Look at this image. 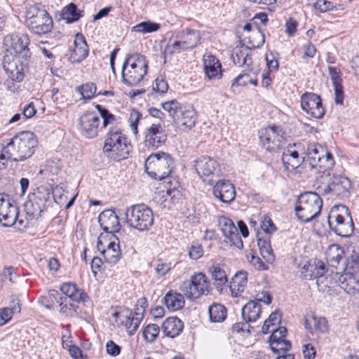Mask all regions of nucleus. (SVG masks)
I'll use <instances>...</instances> for the list:
<instances>
[{
	"mask_svg": "<svg viewBox=\"0 0 359 359\" xmlns=\"http://www.w3.org/2000/svg\"><path fill=\"white\" fill-rule=\"evenodd\" d=\"M36 145L37 140L34 133L23 131L15 135L3 147L0 160L5 159L13 162L25 161L32 156Z\"/></svg>",
	"mask_w": 359,
	"mask_h": 359,
	"instance_id": "1",
	"label": "nucleus"
},
{
	"mask_svg": "<svg viewBox=\"0 0 359 359\" xmlns=\"http://www.w3.org/2000/svg\"><path fill=\"white\" fill-rule=\"evenodd\" d=\"M327 262L329 264L330 274H341V273L349 272L358 273L359 271V254L353 250L351 255L341 264L344 250L338 244L331 245L326 253Z\"/></svg>",
	"mask_w": 359,
	"mask_h": 359,
	"instance_id": "2",
	"label": "nucleus"
},
{
	"mask_svg": "<svg viewBox=\"0 0 359 359\" xmlns=\"http://www.w3.org/2000/svg\"><path fill=\"white\" fill-rule=\"evenodd\" d=\"M102 150L108 158L120 161L128 158L132 145L120 128L113 127L107 133Z\"/></svg>",
	"mask_w": 359,
	"mask_h": 359,
	"instance_id": "3",
	"label": "nucleus"
},
{
	"mask_svg": "<svg viewBox=\"0 0 359 359\" xmlns=\"http://www.w3.org/2000/svg\"><path fill=\"white\" fill-rule=\"evenodd\" d=\"M147 69L148 62L144 55L137 53L128 55L122 66L123 83L128 86H137L147 74Z\"/></svg>",
	"mask_w": 359,
	"mask_h": 359,
	"instance_id": "4",
	"label": "nucleus"
},
{
	"mask_svg": "<svg viewBox=\"0 0 359 359\" xmlns=\"http://www.w3.org/2000/svg\"><path fill=\"white\" fill-rule=\"evenodd\" d=\"M323 201L315 192L308 191L301 194L295 205L296 215L300 222L308 223L320 213Z\"/></svg>",
	"mask_w": 359,
	"mask_h": 359,
	"instance_id": "5",
	"label": "nucleus"
},
{
	"mask_svg": "<svg viewBox=\"0 0 359 359\" xmlns=\"http://www.w3.org/2000/svg\"><path fill=\"white\" fill-rule=\"evenodd\" d=\"M173 168V160L168 153L158 151L150 154L144 162L145 172L151 178H167Z\"/></svg>",
	"mask_w": 359,
	"mask_h": 359,
	"instance_id": "6",
	"label": "nucleus"
},
{
	"mask_svg": "<svg viewBox=\"0 0 359 359\" xmlns=\"http://www.w3.org/2000/svg\"><path fill=\"white\" fill-rule=\"evenodd\" d=\"M125 216L128 226L139 231H148L154 224L153 211L144 203L128 207Z\"/></svg>",
	"mask_w": 359,
	"mask_h": 359,
	"instance_id": "7",
	"label": "nucleus"
},
{
	"mask_svg": "<svg viewBox=\"0 0 359 359\" xmlns=\"http://www.w3.org/2000/svg\"><path fill=\"white\" fill-rule=\"evenodd\" d=\"M63 191L62 188L57 187L50 193V190L46 188H41L38 189L36 193L32 196H29V199L25 203L24 207L26 214L30 217L31 219H36L41 216V213L44 210L46 203L50 200V195L56 202L55 197L57 194H60Z\"/></svg>",
	"mask_w": 359,
	"mask_h": 359,
	"instance_id": "8",
	"label": "nucleus"
},
{
	"mask_svg": "<svg viewBox=\"0 0 359 359\" xmlns=\"http://www.w3.org/2000/svg\"><path fill=\"white\" fill-rule=\"evenodd\" d=\"M180 289L189 300H194L202 295H208L212 290L210 281L202 272L194 273L189 280L181 283Z\"/></svg>",
	"mask_w": 359,
	"mask_h": 359,
	"instance_id": "9",
	"label": "nucleus"
},
{
	"mask_svg": "<svg viewBox=\"0 0 359 359\" xmlns=\"http://www.w3.org/2000/svg\"><path fill=\"white\" fill-rule=\"evenodd\" d=\"M352 184L351 180L343 175H333L326 184L318 187L323 194H331L341 199L349 197Z\"/></svg>",
	"mask_w": 359,
	"mask_h": 359,
	"instance_id": "10",
	"label": "nucleus"
},
{
	"mask_svg": "<svg viewBox=\"0 0 359 359\" xmlns=\"http://www.w3.org/2000/svg\"><path fill=\"white\" fill-rule=\"evenodd\" d=\"M4 44L11 55L21 57L25 60H29L31 53L28 48L29 39L22 33L15 32L4 38Z\"/></svg>",
	"mask_w": 359,
	"mask_h": 359,
	"instance_id": "11",
	"label": "nucleus"
},
{
	"mask_svg": "<svg viewBox=\"0 0 359 359\" xmlns=\"http://www.w3.org/2000/svg\"><path fill=\"white\" fill-rule=\"evenodd\" d=\"M28 60H23L16 55H5L3 60V67L11 81L21 82L25 77V69L27 67Z\"/></svg>",
	"mask_w": 359,
	"mask_h": 359,
	"instance_id": "12",
	"label": "nucleus"
},
{
	"mask_svg": "<svg viewBox=\"0 0 359 359\" xmlns=\"http://www.w3.org/2000/svg\"><path fill=\"white\" fill-rule=\"evenodd\" d=\"M29 29L36 35L45 34L53 27L52 18L44 9H39L27 20Z\"/></svg>",
	"mask_w": 359,
	"mask_h": 359,
	"instance_id": "13",
	"label": "nucleus"
},
{
	"mask_svg": "<svg viewBox=\"0 0 359 359\" xmlns=\"http://www.w3.org/2000/svg\"><path fill=\"white\" fill-rule=\"evenodd\" d=\"M302 109L315 118H321L325 114L320 97L313 93L306 92L301 96Z\"/></svg>",
	"mask_w": 359,
	"mask_h": 359,
	"instance_id": "14",
	"label": "nucleus"
},
{
	"mask_svg": "<svg viewBox=\"0 0 359 359\" xmlns=\"http://www.w3.org/2000/svg\"><path fill=\"white\" fill-rule=\"evenodd\" d=\"M194 166L201 178L218 175L221 171L219 163L208 156H202L195 160Z\"/></svg>",
	"mask_w": 359,
	"mask_h": 359,
	"instance_id": "15",
	"label": "nucleus"
},
{
	"mask_svg": "<svg viewBox=\"0 0 359 359\" xmlns=\"http://www.w3.org/2000/svg\"><path fill=\"white\" fill-rule=\"evenodd\" d=\"M100 123V119L94 111H86L79 118L82 135L90 139L97 137Z\"/></svg>",
	"mask_w": 359,
	"mask_h": 359,
	"instance_id": "16",
	"label": "nucleus"
},
{
	"mask_svg": "<svg viewBox=\"0 0 359 359\" xmlns=\"http://www.w3.org/2000/svg\"><path fill=\"white\" fill-rule=\"evenodd\" d=\"M166 140L167 134L160 124H152L145 132L144 143L149 149H156Z\"/></svg>",
	"mask_w": 359,
	"mask_h": 359,
	"instance_id": "17",
	"label": "nucleus"
},
{
	"mask_svg": "<svg viewBox=\"0 0 359 359\" xmlns=\"http://www.w3.org/2000/svg\"><path fill=\"white\" fill-rule=\"evenodd\" d=\"M300 147V144H289L287 149H284L281 160L287 170H294L305 162L304 154H300L297 150L294 149V147L299 149Z\"/></svg>",
	"mask_w": 359,
	"mask_h": 359,
	"instance_id": "18",
	"label": "nucleus"
},
{
	"mask_svg": "<svg viewBox=\"0 0 359 359\" xmlns=\"http://www.w3.org/2000/svg\"><path fill=\"white\" fill-rule=\"evenodd\" d=\"M357 273L349 272L341 274H330L332 278L339 283L341 289L350 295H355L359 292V278H356Z\"/></svg>",
	"mask_w": 359,
	"mask_h": 359,
	"instance_id": "19",
	"label": "nucleus"
},
{
	"mask_svg": "<svg viewBox=\"0 0 359 359\" xmlns=\"http://www.w3.org/2000/svg\"><path fill=\"white\" fill-rule=\"evenodd\" d=\"M326 275L330 276L329 264L327 267L320 259H316L313 264L308 262L301 269V276L306 280L319 278Z\"/></svg>",
	"mask_w": 359,
	"mask_h": 359,
	"instance_id": "20",
	"label": "nucleus"
},
{
	"mask_svg": "<svg viewBox=\"0 0 359 359\" xmlns=\"http://www.w3.org/2000/svg\"><path fill=\"white\" fill-rule=\"evenodd\" d=\"M213 195L224 203H230L236 196V190L229 180H219L213 187Z\"/></svg>",
	"mask_w": 359,
	"mask_h": 359,
	"instance_id": "21",
	"label": "nucleus"
},
{
	"mask_svg": "<svg viewBox=\"0 0 359 359\" xmlns=\"http://www.w3.org/2000/svg\"><path fill=\"white\" fill-rule=\"evenodd\" d=\"M98 222L101 228L108 235L117 233L121 234L119 231V220L116 212L112 210H105L102 212L98 217Z\"/></svg>",
	"mask_w": 359,
	"mask_h": 359,
	"instance_id": "22",
	"label": "nucleus"
},
{
	"mask_svg": "<svg viewBox=\"0 0 359 359\" xmlns=\"http://www.w3.org/2000/svg\"><path fill=\"white\" fill-rule=\"evenodd\" d=\"M109 236V241L107 244V249L103 250V257L106 262L110 264H116L121 257V252L120 250L121 243H123V240L116 234L107 235Z\"/></svg>",
	"mask_w": 359,
	"mask_h": 359,
	"instance_id": "23",
	"label": "nucleus"
},
{
	"mask_svg": "<svg viewBox=\"0 0 359 359\" xmlns=\"http://www.w3.org/2000/svg\"><path fill=\"white\" fill-rule=\"evenodd\" d=\"M74 48L71 50L69 60L73 63H79L88 55V46L81 34H76L74 39Z\"/></svg>",
	"mask_w": 359,
	"mask_h": 359,
	"instance_id": "24",
	"label": "nucleus"
},
{
	"mask_svg": "<svg viewBox=\"0 0 359 359\" xmlns=\"http://www.w3.org/2000/svg\"><path fill=\"white\" fill-rule=\"evenodd\" d=\"M231 57L235 65L238 66L246 65L248 70L252 71V60L248 46H245L243 44L241 46H236L233 49Z\"/></svg>",
	"mask_w": 359,
	"mask_h": 359,
	"instance_id": "25",
	"label": "nucleus"
},
{
	"mask_svg": "<svg viewBox=\"0 0 359 359\" xmlns=\"http://www.w3.org/2000/svg\"><path fill=\"white\" fill-rule=\"evenodd\" d=\"M161 328L165 336L175 338L183 331L184 323L177 317H169L164 320Z\"/></svg>",
	"mask_w": 359,
	"mask_h": 359,
	"instance_id": "26",
	"label": "nucleus"
},
{
	"mask_svg": "<svg viewBox=\"0 0 359 359\" xmlns=\"http://www.w3.org/2000/svg\"><path fill=\"white\" fill-rule=\"evenodd\" d=\"M177 37L181 41V43L187 50L196 48L201 40V34L199 31L192 29H185L180 32Z\"/></svg>",
	"mask_w": 359,
	"mask_h": 359,
	"instance_id": "27",
	"label": "nucleus"
},
{
	"mask_svg": "<svg viewBox=\"0 0 359 359\" xmlns=\"http://www.w3.org/2000/svg\"><path fill=\"white\" fill-rule=\"evenodd\" d=\"M203 65L205 75L209 79L221 78L222 66L219 60L215 56L212 55L204 56Z\"/></svg>",
	"mask_w": 359,
	"mask_h": 359,
	"instance_id": "28",
	"label": "nucleus"
},
{
	"mask_svg": "<svg viewBox=\"0 0 359 359\" xmlns=\"http://www.w3.org/2000/svg\"><path fill=\"white\" fill-rule=\"evenodd\" d=\"M325 151L326 150L318 144H308L306 151L303 152L305 163H309L310 167H316V163L319 162L320 157L324 156Z\"/></svg>",
	"mask_w": 359,
	"mask_h": 359,
	"instance_id": "29",
	"label": "nucleus"
},
{
	"mask_svg": "<svg viewBox=\"0 0 359 359\" xmlns=\"http://www.w3.org/2000/svg\"><path fill=\"white\" fill-rule=\"evenodd\" d=\"M270 238L271 236L269 235H262L260 232L257 233V245L260 254L268 263H272L275 259Z\"/></svg>",
	"mask_w": 359,
	"mask_h": 359,
	"instance_id": "30",
	"label": "nucleus"
},
{
	"mask_svg": "<svg viewBox=\"0 0 359 359\" xmlns=\"http://www.w3.org/2000/svg\"><path fill=\"white\" fill-rule=\"evenodd\" d=\"M261 312V304L255 300H250L242 308L241 316L243 320L250 323L256 321Z\"/></svg>",
	"mask_w": 359,
	"mask_h": 359,
	"instance_id": "31",
	"label": "nucleus"
},
{
	"mask_svg": "<svg viewBox=\"0 0 359 359\" xmlns=\"http://www.w3.org/2000/svg\"><path fill=\"white\" fill-rule=\"evenodd\" d=\"M268 134L272 140L271 147L267 145V151H272L279 149L282 143L286 140V133L279 126H272L266 128Z\"/></svg>",
	"mask_w": 359,
	"mask_h": 359,
	"instance_id": "32",
	"label": "nucleus"
},
{
	"mask_svg": "<svg viewBox=\"0 0 359 359\" xmlns=\"http://www.w3.org/2000/svg\"><path fill=\"white\" fill-rule=\"evenodd\" d=\"M343 208L345 209V212L349 216V219L348 222H345V221L342 224H339V225H334L333 222H329V227L331 231H332L336 235L339 236L341 237H348L350 236L354 229V225L352 221V218L350 216L351 213L347 208H345V206H343Z\"/></svg>",
	"mask_w": 359,
	"mask_h": 359,
	"instance_id": "33",
	"label": "nucleus"
},
{
	"mask_svg": "<svg viewBox=\"0 0 359 359\" xmlns=\"http://www.w3.org/2000/svg\"><path fill=\"white\" fill-rule=\"evenodd\" d=\"M248 273L245 271H240L237 272L231 278L229 288L233 297H238L243 292L247 285Z\"/></svg>",
	"mask_w": 359,
	"mask_h": 359,
	"instance_id": "34",
	"label": "nucleus"
},
{
	"mask_svg": "<svg viewBox=\"0 0 359 359\" xmlns=\"http://www.w3.org/2000/svg\"><path fill=\"white\" fill-rule=\"evenodd\" d=\"M177 121L181 122L182 125L188 128H192L195 126L197 121V114L192 104H184L182 111L179 115Z\"/></svg>",
	"mask_w": 359,
	"mask_h": 359,
	"instance_id": "35",
	"label": "nucleus"
},
{
	"mask_svg": "<svg viewBox=\"0 0 359 359\" xmlns=\"http://www.w3.org/2000/svg\"><path fill=\"white\" fill-rule=\"evenodd\" d=\"M334 165V161L332 154L326 151L324 156L320 157V161L316 163V167H311V168H316L318 171L323 174L321 178H323V175L325 177L330 176V170Z\"/></svg>",
	"mask_w": 359,
	"mask_h": 359,
	"instance_id": "36",
	"label": "nucleus"
},
{
	"mask_svg": "<svg viewBox=\"0 0 359 359\" xmlns=\"http://www.w3.org/2000/svg\"><path fill=\"white\" fill-rule=\"evenodd\" d=\"M83 16V11L78 9L74 3H70L65 6L62 11L61 17L67 23H72L78 21Z\"/></svg>",
	"mask_w": 359,
	"mask_h": 359,
	"instance_id": "37",
	"label": "nucleus"
},
{
	"mask_svg": "<svg viewBox=\"0 0 359 359\" xmlns=\"http://www.w3.org/2000/svg\"><path fill=\"white\" fill-rule=\"evenodd\" d=\"M164 302L168 309L177 311L184 307L185 302L184 296L177 292H168L164 297Z\"/></svg>",
	"mask_w": 359,
	"mask_h": 359,
	"instance_id": "38",
	"label": "nucleus"
},
{
	"mask_svg": "<svg viewBox=\"0 0 359 359\" xmlns=\"http://www.w3.org/2000/svg\"><path fill=\"white\" fill-rule=\"evenodd\" d=\"M208 272L210 273L212 279L214 280V285L217 290H222V287L224 285L228 280L225 271L218 265H212L208 269Z\"/></svg>",
	"mask_w": 359,
	"mask_h": 359,
	"instance_id": "39",
	"label": "nucleus"
},
{
	"mask_svg": "<svg viewBox=\"0 0 359 359\" xmlns=\"http://www.w3.org/2000/svg\"><path fill=\"white\" fill-rule=\"evenodd\" d=\"M211 322L221 323L226 318V309L220 304H213L208 309Z\"/></svg>",
	"mask_w": 359,
	"mask_h": 359,
	"instance_id": "40",
	"label": "nucleus"
},
{
	"mask_svg": "<svg viewBox=\"0 0 359 359\" xmlns=\"http://www.w3.org/2000/svg\"><path fill=\"white\" fill-rule=\"evenodd\" d=\"M162 108L168 112L169 116H171L175 121L179 118V115L182 111L184 104L180 103L177 100H172L165 102L161 103Z\"/></svg>",
	"mask_w": 359,
	"mask_h": 359,
	"instance_id": "41",
	"label": "nucleus"
},
{
	"mask_svg": "<svg viewBox=\"0 0 359 359\" xmlns=\"http://www.w3.org/2000/svg\"><path fill=\"white\" fill-rule=\"evenodd\" d=\"M255 32L252 36L248 38L249 50L260 48L265 41V36L264 32L258 25H255Z\"/></svg>",
	"mask_w": 359,
	"mask_h": 359,
	"instance_id": "42",
	"label": "nucleus"
},
{
	"mask_svg": "<svg viewBox=\"0 0 359 359\" xmlns=\"http://www.w3.org/2000/svg\"><path fill=\"white\" fill-rule=\"evenodd\" d=\"M161 28V25L151 21H143L132 27V32L141 34L151 33L158 31Z\"/></svg>",
	"mask_w": 359,
	"mask_h": 359,
	"instance_id": "43",
	"label": "nucleus"
},
{
	"mask_svg": "<svg viewBox=\"0 0 359 359\" xmlns=\"http://www.w3.org/2000/svg\"><path fill=\"white\" fill-rule=\"evenodd\" d=\"M160 332V327L157 324L150 323L145 326L142 330L143 339L151 344L155 341Z\"/></svg>",
	"mask_w": 359,
	"mask_h": 359,
	"instance_id": "44",
	"label": "nucleus"
},
{
	"mask_svg": "<svg viewBox=\"0 0 359 359\" xmlns=\"http://www.w3.org/2000/svg\"><path fill=\"white\" fill-rule=\"evenodd\" d=\"M218 226L224 237L227 236L228 234H231V232H236L237 229L232 220L224 216L219 217Z\"/></svg>",
	"mask_w": 359,
	"mask_h": 359,
	"instance_id": "45",
	"label": "nucleus"
},
{
	"mask_svg": "<svg viewBox=\"0 0 359 359\" xmlns=\"http://www.w3.org/2000/svg\"><path fill=\"white\" fill-rule=\"evenodd\" d=\"M18 214V208L17 207H11L8 212L0 217V222L4 226H11L16 223Z\"/></svg>",
	"mask_w": 359,
	"mask_h": 359,
	"instance_id": "46",
	"label": "nucleus"
},
{
	"mask_svg": "<svg viewBox=\"0 0 359 359\" xmlns=\"http://www.w3.org/2000/svg\"><path fill=\"white\" fill-rule=\"evenodd\" d=\"M96 90V85L92 82H88L77 88L78 92L81 93L84 100L92 99L95 95Z\"/></svg>",
	"mask_w": 359,
	"mask_h": 359,
	"instance_id": "47",
	"label": "nucleus"
},
{
	"mask_svg": "<svg viewBox=\"0 0 359 359\" xmlns=\"http://www.w3.org/2000/svg\"><path fill=\"white\" fill-rule=\"evenodd\" d=\"M126 318L125 322V327L129 336H132L135 334L140 324V317H134L132 315L127 314L125 316Z\"/></svg>",
	"mask_w": 359,
	"mask_h": 359,
	"instance_id": "48",
	"label": "nucleus"
},
{
	"mask_svg": "<svg viewBox=\"0 0 359 359\" xmlns=\"http://www.w3.org/2000/svg\"><path fill=\"white\" fill-rule=\"evenodd\" d=\"M260 228L263 232H260L262 235H269L275 232L277 229L273 224L272 219L267 215H264L260 219Z\"/></svg>",
	"mask_w": 359,
	"mask_h": 359,
	"instance_id": "49",
	"label": "nucleus"
},
{
	"mask_svg": "<svg viewBox=\"0 0 359 359\" xmlns=\"http://www.w3.org/2000/svg\"><path fill=\"white\" fill-rule=\"evenodd\" d=\"M287 334V328L285 327H279L273 330L272 334L269 337V343L270 346L276 344L280 341L285 340Z\"/></svg>",
	"mask_w": 359,
	"mask_h": 359,
	"instance_id": "50",
	"label": "nucleus"
},
{
	"mask_svg": "<svg viewBox=\"0 0 359 359\" xmlns=\"http://www.w3.org/2000/svg\"><path fill=\"white\" fill-rule=\"evenodd\" d=\"M246 257L250 264L257 270L266 271L269 269V266L255 252L251 251L249 254L246 255Z\"/></svg>",
	"mask_w": 359,
	"mask_h": 359,
	"instance_id": "51",
	"label": "nucleus"
},
{
	"mask_svg": "<svg viewBox=\"0 0 359 359\" xmlns=\"http://www.w3.org/2000/svg\"><path fill=\"white\" fill-rule=\"evenodd\" d=\"M170 187L167 188L166 196L170 198L172 203H175L181 198L182 194L180 191V186L177 182H175L174 186L172 187V183Z\"/></svg>",
	"mask_w": 359,
	"mask_h": 359,
	"instance_id": "52",
	"label": "nucleus"
},
{
	"mask_svg": "<svg viewBox=\"0 0 359 359\" xmlns=\"http://www.w3.org/2000/svg\"><path fill=\"white\" fill-rule=\"evenodd\" d=\"M187 50L185 47L181 43V41H175L172 44H168L163 51L164 54V62H165L166 55H172L175 53H180L182 51Z\"/></svg>",
	"mask_w": 359,
	"mask_h": 359,
	"instance_id": "53",
	"label": "nucleus"
},
{
	"mask_svg": "<svg viewBox=\"0 0 359 359\" xmlns=\"http://www.w3.org/2000/svg\"><path fill=\"white\" fill-rule=\"evenodd\" d=\"M270 347L273 353L279 354L280 351L285 353L291 348L292 344L289 340L285 339L276 344H273V346H270Z\"/></svg>",
	"mask_w": 359,
	"mask_h": 359,
	"instance_id": "54",
	"label": "nucleus"
},
{
	"mask_svg": "<svg viewBox=\"0 0 359 359\" xmlns=\"http://www.w3.org/2000/svg\"><path fill=\"white\" fill-rule=\"evenodd\" d=\"M312 320L314 322V328L316 332L325 333L328 331L327 321L325 318L312 316Z\"/></svg>",
	"mask_w": 359,
	"mask_h": 359,
	"instance_id": "55",
	"label": "nucleus"
},
{
	"mask_svg": "<svg viewBox=\"0 0 359 359\" xmlns=\"http://www.w3.org/2000/svg\"><path fill=\"white\" fill-rule=\"evenodd\" d=\"M203 255V250L198 243H193L189 249V256L191 259L197 260Z\"/></svg>",
	"mask_w": 359,
	"mask_h": 359,
	"instance_id": "56",
	"label": "nucleus"
},
{
	"mask_svg": "<svg viewBox=\"0 0 359 359\" xmlns=\"http://www.w3.org/2000/svg\"><path fill=\"white\" fill-rule=\"evenodd\" d=\"M244 77L248 79L249 76L246 74H241L238 76H236L232 81L231 88H233L236 86H245L248 84V83H250L255 86H257L258 82L257 79H248L247 81H244L240 83V81L243 79Z\"/></svg>",
	"mask_w": 359,
	"mask_h": 359,
	"instance_id": "57",
	"label": "nucleus"
},
{
	"mask_svg": "<svg viewBox=\"0 0 359 359\" xmlns=\"http://www.w3.org/2000/svg\"><path fill=\"white\" fill-rule=\"evenodd\" d=\"M141 118L142 114L140 111L135 109L132 110L129 121L130 122L131 129L135 134L137 133V125Z\"/></svg>",
	"mask_w": 359,
	"mask_h": 359,
	"instance_id": "58",
	"label": "nucleus"
},
{
	"mask_svg": "<svg viewBox=\"0 0 359 359\" xmlns=\"http://www.w3.org/2000/svg\"><path fill=\"white\" fill-rule=\"evenodd\" d=\"M316 9L318 10L320 13H325L329 11H332L334 8L333 4L327 0H317L314 4Z\"/></svg>",
	"mask_w": 359,
	"mask_h": 359,
	"instance_id": "59",
	"label": "nucleus"
},
{
	"mask_svg": "<svg viewBox=\"0 0 359 359\" xmlns=\"http://www.w3.org/2000/svg\"><path fill=\"white\" fill-rule=\"evenodd\" d=\"M76 284L72 283H65L61 285L60 290L66 296L64 298L65 302L67 298L72 295L73 292L76 291Z\"/></svg>",
	"mask_w": 359,
	"mask_h": 359,
	"instance_id": "60",
	"label": "nucleus"
},
{
	"mask_svg": "<svg viewBox=\"0 0 359 359\" xmlns=\"http://www.w3.org/2000/svg\"><path fill=\"white\" fill-rule=\"evenodd\" d=\"M265 59L269 72H277L278 70V61L277 59L275 58L272 53H271L270 54H266Z\"/></svg>",
	"mask_w": 359,
	"mask_h": 359,
	"instance_id": "61",
	"label": "nucleus"
},
{
	"mask_svg": "<svg viewBox=\"0 0 359 359\" xmlns=\"http://www.w3.org/2000/svg\"><path fill=\"white\" fill-rule=\"evenodd\" d=\"M107 353L113 357L117 356L120 354L121 347L116 344L114 341L109 340L106 344Z\"/></svg>",
	"mask_w": 359,
	"mask_h": 359,
	"instance_id": "62",
	"label": "nucleus"
},
{
	"mask_svg": "<svg viewBox=\"0 0 359 359\" xmlns=\"http://www.w3.org/2000/svg\"><path fill=\"white\" fill-rule=\"evenodd\" d=\"M70 300L75 302H85L89 299L88 294L82 289L76 288V291L73 292L69 298Z\"/></svg>",
	"mask_w": 359,
	"mask_h": 359,
	"instance_id": "63",
	"label": "nucleus"
},
{
	"mask_svg": "<svg viewBox=\"0 0 359 359\" xmlns=\"http://www.w3.org/2000/svg\"><path fill=\"white\" fill-rule=\"evenodd\" d=\"M302 50L304 51V54L302 55L303 60L306 57L313 58L316 53L315 46L309 41L302 46Z\"/></svg>",
	"mask_w": 359,
	"mask_h": 359,
	"instance_id": "64",
	"label": "nucleus"
}]
</instances>
